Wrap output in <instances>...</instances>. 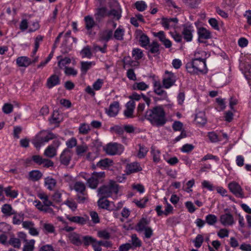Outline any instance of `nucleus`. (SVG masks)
<instances>
[{
  "label": "nucleus",
  "mask_w": 251,
  "mask_h": 251,
  "mask_svg": "<svg viewBox=\"0 0 251 251\" xmlns=\"http://www.w3.org/2000/svg\"><path fill=\"white\" fill-rule=\"evenodd\" d=\"M208 56L209 54L205 51L197 50L195 53V58L192 62L186 65L187 71L191 74L206 73L207 69L205 59Z\"/></svg>",
  "instance_id": "1"
},
{
  "label": "nucleus",
  "mask_w": 251,
  "mask_h": 251,
  "mask_svg": "<svg viewBox=\"0 0 251 251\" xmlns=\"http://www.w3.org/2000/svg\"><path fill=\"white\" fill-rule=\"evenodd\" d=\"M146 117L153 126H161L166 122L165 113L162 106H157L148 110Z\"/></svg>",
  "instance_id": "2"
},
{
  "label": "nucleus",
  "mask_w": 251,
  "mask_h": 251,
  "mask_svg": "<svg viewBox=\"0 0 251 251\" xmlns=\"http://www.w3.org/2000/svg\"><path fill=\"white\" fill-rule=\"evenodd\" d=\"M98 195L99 197H111L113 199H117L120 195L118 185L114 182H110L98 189Z\"/></svg>",
  "instance_id": "3"
},
{
  "label": "nucleus",
  "mask_w": 251,
  "mask_h": 251,
  "mask_svg": "<svg viewBox=\"0 0 251 251\" xmlns=\"http://www.w3.org/2000/svg\"><path fill=\"white\" fill-rule=\"evenodd\" d=\"M55 136L51 132L42 131L33 140L32 143L37 149L40 148L45 143L53 139Z\"/></svg>",
  "instance_id": "4"
},
{
  "label": "nucleus",
  "mask_w": 251,
  "mask_h": 251,
  "mask_svg": "<svg viewBox=\"0 0 251 251\" xmlns=\"http://www.w3.org/2000/svg\"><path fill=\"white\" fill-rule=\"evenodd\" d=\"M105 173L104 172H94L92 176H90L87 181L88 186L92 189H95L100 181H101L102 179L104 177Z\"/></svg>",
  "instance_id": "5"
},
{
  "label": "nucleus",
  "mask_w": 251,
  "mask_h": 251,
  "mask_svg": "<svg viewBox=\"0 0 251 251\" xmlns=\"http://www.w3.org/2000/svg\"><path fill=\"white\" fill-rule=\"evenodd\" d=\"M123 146L116 143H109L105 147L104 150L107 154L111 155L120 154L124 151Z\"/></svg>",
  "instance_id": "6"
},
{
  "label": "nucleus",
  "mask_w": 251,
  "mask_h": 251,
  "mask_svg": "<svg viewBox=\"0 0 251 251\" xmlns=\"http://www.w3.org/2000/svg\"><path fill=\"white\" fill-rule=\"evenodd\" d=\"M176 80V77L174 74L166 71L162 80L163 86L165 89H169L175 85Z\"/></svg>",
  "instance_id": "7"
},
{
  "label": "nucleus",
  "mask_w": 251,
  "mask_h": 251,
  "mask_svg": "<svg viewBox=\"0 0 251 251\" xmlns=\"http://www.w3.org/2000/svg\"><path fill=\"white\" fill-rule=\"evenodd\" d=\"M194 31V28L192 24L187 23L182 25V35L186 42H190L192 40Z\"/></svg>",
  "instance_id": "8"
},
{
  "label": "nucleus",
  "mask_w": 251,
  "mask_h": 251,
  "mask_svg": "<svg viewBox=\"0 0 251 251\" xmlns=\"http://www.w3.org/2000/svg\"><path fill=\"white\" fill-rule=\"evenodd\" d=\"M60 145L58 139L54 140L52 144L48 146L44 151V155L48 157L52 158L56 155L57 149Z\"/></svg>",
  "instance_id": "9"
},
{
  "label": "nucleus",
  "mask_w": 251,
  "mask_h": 251,
  "mask_svg": "<svg viewBox=\"0 0 251 251\" xmlns=\"http://www.w3.org/2000/svg\"><path fill=\"white\" fill-rule=\"evenodd\" d=\"M228 188L236 197L240 198L244 197L243 190L238 183L232 181L228 184Z\"/></svg>",
  "instance_id": "10"
},
{
  "label": "nucleus",
  "mask_w": 251,
  "mask_h": 251,
  "mask_svg": "<svg viewBox=\"0 0 251 251\" xmlns=\"http://www.w3.org/2000/svg\"><path fill=\"white\" fill-rule=\"evenodd\" d=\"M178 20L176 18H163L161 23L165 29H176L177 26Z\"/></svg>",
  "instance_id": "11"
},
{
  "label": "nucleus",
  "mask_w": 251,
  "mask_h": 251,
  "mask_svg": "<svg viewBox=\"0 0 251 251\" xmlns=\"http://www.w3.org/2000/svg\"><path fill=\"white\" fill-rule=\"evenodd\" d=\"M220 221L221 224L225 226H232L235 223L233 215L229 213H226L221 215L220 218Z\"/></svg>",
  "instance_id": "12"
},
{
  "label": "nucleus",
  "mask_w": 251,
  "mask_h": 251,
  "mask_svg": "<svg viewBox=\"0 0 251 251\" xmlns=\"http://www.w3.org/2000/svg\"><path fill=\"white\" fill-rule=\"evenodd\" d=\"M198 40L200 42H203L204 40H207L212 38L211 32L204 27H201L198 29Z\"/></svg>",
  "instance_id": "13"
},
{
  "label": "nucleus",
  "mask_w": 251,
  "mask_h": 251,
  "mask_svg": "<svg viewBox=\"0 0 251 251\" xmlns=\"http://www.w3.org/2000/svg\"><path fill=\"white\" fill-rule=\"evenodd\" d=\"M153 91L154 93L161 97L160 100H168V94L164 90L161 84L158 81H155L153 84Z\"/></svg>",
  "instance_id": "14"
},
{
  "label": "nucleus",
  "mask_w": 251,
  "mask_h": 251,
  "mask_svg": "<svg viewBox=\"0 0 251 251\" xmlns=\"http://www.w3.org/2000/svg\"><path fill=\"white\" fill-rule=\"evenodd\" d=\"M73 151L69 149H65L63 150L60 156V160L61 163L65 165H68L73 156Z\"/></svg>",
  "instance_id": "15"
},
{
  "label": "nucleus",
  "mask_w": 251,
  "mask_h": 251,
  "mask_svg": "<svg viewBox=\"0 0 251 251\" xmlns=\"http://www.w3.org/2000/svg\"><path fill=\"white\" fill-rule=\"evenodd\" d=\"M120 109L119 103L118 101H114L111 103L108 108H105V113L109 117L116 116Z\"/></svg>",
  "instance_id": "16"
},
{
  "label": "nucleus",
  "mask_w": 251,
  "mask_h": 251,
  "mask_svg": "<svg viewBox=\"0 0 251 251\" xmlns=\"http://www.w3.org/2000/svg\"><path fill=\"white\" fill-rule=\"evenodd\" d=\"M106 197H100V199L98 201L99 207L107 209L108 210H113L115 209L114 203L108 201Z\"/></svg>",
  "instance_id": "17"
},
{
  "label": "nucleus",
  "mask_w": 251,
  "mask_h": 251,
  "mask_svg": "<svg viewBox=\"0 0 251 251\" xmlns=\"http://www.w3.org/2000/svg\"><path fill=\"white\" fill-rule=\"evenodd\" d=\"M150 219L147 218H142L137 223L135 229L138 232H142L146 228L150 227Z\"/></svg>",
  "instance_id": "18"
},
{
  "label": "nucleus",
  "mask_w": 251,
  "mask_h": 251,
  "mask_svg": "<svg viewBox=\"0 0 251 251\" xmlns=\"http://www.w3.org/2000/svg\"><path fill=\"white\" fill-rule=\"evenodd\" d=\"M65 216L70 222L80 225L85 224L88 220L87 217L80 216H72L67 214L65 215Z\"/></svg>",
  "instance_id": "19"
},
{
  "label": "nucleus",
  "mask_w": 251,
  "mask_h": 251,
  "mask_svg": "<svg viewBox=\"0 0 251 251\" xmlns=\"http://www.w3.org/2000/svg\"><path fill=\"white\" fill-rule=\"evenodd\" d=\"M16 63L19 67H27L31 64V59L27 56H20L16 59Z\"/></svg>",
  "instance_id": "20"
},
{
  "label": "nucleus",
  "mask_w": 251,
  "mask_h": 251,
  "mask_svg": "<svg viewBox=\"0 0 251 251\" xmlns=\"http://www.w3.org/2000/svg\"><path fill=\"white\" fill-rule=\"evenodd\" d=\"M135 107V102L133 100L129 101L126 104V109L124 112V114L127 118L132 117L133 113Z\"/></svg>",
  "instance_id": "21"
},
{
  "label": "nucleus",
  "mask_w": 251,
  "mask_h": 251,
  "mask_svg": "<svg viewBox=\"0 0 251 251\" xmlns=\"http://www.w3.org/2000/svg\"><path fill=\"white\" fill-rule=\"evenodd\" d=\"M60 83V78L56 75H52L50 76L47 81V86L50 89Z\"/></svg>",
  "instance_id": "22"
},
{
  "label": "nucleus",
  "mask_w": 251,
  "mask_h": 251,
  "mask_svg": "<svg viewBox=\"0 0 251 251\" xmlns=\"http://www.w3.org/2000/svg\"><path fill=\"white\" fill-rule=\"evenodd\" d=\"M142 170V167L139 163L133 162L128 164L126 166V171L127 174L135 173Z\"/></svg>",
  "instance_id": "23"
},
{
  "label": "nucleus",
  "mask_w": 251,
  "mask_h": 251,
  "mask_svg": "<svg viewBox=\"0 0 251 251\" xmlns=\"http://www.w3.org/2000/svg\"><path fill=\"white\" fill-rule=\"evenodd\" d=\"M113 31L111 29H104L99 34V37L101 40L107 42L112 38Z\"/></svg>",
  "instance_id": "24"
},
{
  "label": "nucleus",
  "mask_w": 251,
  "mask_h": 251,
  "mask_svg": "<svg viewBox=\"0 0 251 251\" xmlns=\"http://www.w3.org/2000/svg\"><path fill=\"white\" fill-rule=\"evenodd\" d=\"M85 28L87 30H91L96 25V23L94 21L92 16L88 15L84 17Z\"/></svg>",
  "instance_id": "25"
},
{
  "label": "nucleus",
  "mask_w": 251,
  "mask_h": 251,
  "mask_svg": "<svg viewBox=\"0 0 251 251\" xmlns=\"http://www.w3.org/2000/svg\"><path fill=\"white\" fill-rule=\"evenodd\" d=\"M151 153L153 161L155 163H159L161 160V152L155 147H152L151 149Z\"/></svg>",
  "instance_id": "26"
},
{
  "label": "nucleus",
  "mask_w": 251,
  "mask_h": 251,
  "mask_svg": "<svg viewBox=\"0 0 251 251\" xmlns=\"http://www.w3.org/2000/svg\"><path fill=\"white\" fill-rule=\"evenodd\" d=\"M45 185L48 189L53 190L56 187V180L50 176H48L45 178Z\"/></svg>",
  "instance_id": "27"
},
{
  "label": "nucleus",
  "mask_w": 251,
  "mask_h": 251,
  "mask_svg": "<svg viewBox=\"0 0 251 251\" xmlns=\"http://www.w3.org/2000/svg\"><path fill=\"white\" fill-rule=\"evenodd\" d=\"M195 120L197 124L204 125L207 121L205 113L203 111L199 112L196 114Z\"/></svg>",
  "instance_id": "28"
},
{
  "label": "nucleus",
  "mask_w": 251,
  "mask_h": 251,
  "mask_svg": "<svg viewBox=\"0 0 251 251\" xmlns=\"http://www.w3.org/2000/svg\"><path fill=\"white\" fill-rule=\"evenodd\" d=\"M81 64V71L84 75L86 74L87 72L95 65L93 61H82Z\"/></svg>",
  "instance_id": "29"
},
{
  "label": "nucleus",
  "mask_w": 251,
  "mask_h": 251,
  "mask_svg": "<svg viewBox=\"0 0 251 251\" xmlns=\"http://www.w3.org/2000/svg\"><path fill=\"white\" fill-rule=\"evenodd\" d=\"M132 87L134 90L146 91L149 88V85L143 81L135 82Z\"/></svg>",
  "instance_id": "30"
},
{
  "label": "nucleus",
  "mask_w": 251,
  "mask_h": 251,
  "mask_svg": "<svg viewBox=\"0 0 251 251\" xmlns=\"http://www.w3.org/2000/svg\"><path fill=\"white\" fill-rule=\"evenodd\" d=\"M2 213L6 216H10L15 214V211L11 205L8 204H3L1 208Z\"/></svg>",
  "instance_id": "31"
},
{
  "label": "nucleus",
  "mask_w": 251,
  "mask_h": 251,
  "mask_svg": "<svg viewBox=\"0 0 251 251\" xmlns=\"http://www.w3.org/2000/svg\"><path fill=\"white\" fill-rule=\"evenodd\" d=\"M12 222L14 225H19L22 224L24 219V214L22 212L16 213L15 212V214H13Z\"/></svg>",
  "instance_id": "32"
},
{
  "label": "nucleus",
  "mask_w": 251,
  "mask_h": 251,
  "mask_svg": "<svg viewBox=\"0 0 251 251\" xmlns=\"http://www.w3.org/2000/svg\"><path fill=\"white\" fill-rule=\"evenodd\" d=\"M69 239L75 245L78 246L82 244V238H80V236L75 233L71 234L69 236Z\"/></svg>",
  "instance_id": "33"
},
{
  "label": "nucleus",
  "mask_w": 251,
  "mask_h": 251,
  "mask_svg": "<svg viewBox=\"0 0 251 251\" xmlns=\"http://www.w3.org/2000/svg\"><path fill=\"white\" fill-rule=\"evenodd\" d=\"M38 198L42 200L45 206H51L52 202L49 199V197L44 193H40L38 194Z\"/></svg>",
  "instance_id": "34"
},
{
  "label": "nucleus",
  "mask_w": 251,
  "mask_h": 251,
  "mask_svg": "<svg viewBox=\"0 0 251 251\" xmlns=\"http://www.w3.org/2000/svg\"><path fill=\"white\" fill-rule=\"evenodd\" d=\"M122 9L120 7H118L117 9H113L108 11L107 13L108 16H113L114 18L117 20H119L121 17Z\"/></svg>",
  "instance_id": "35"
},
{
  "label": "nucleus",
  "mask_w": 251,
  "mask_h": 251,
  "mask_svg": "<svg viewBox=\"0 0 251 251\" xmlns=\"http://www.w3.org/2000/svg\"><path fill=\"white\" fill-rule=\"evenodd\" d=\"M35 243V241L34 239H31L25 242L23 251H33L34 249Z\"/></svg>",
  "instance_id": "36"
},
{
  "label": "nucleus",
  "mask_w": 251,
  "mask_h": 251,
  "mask_svg": "<svg viewBox=\"0 0 251 251\" xmlns=\"http://www.w3.org/2000/svg\"><path fill=\"white\" fill-rule=\"evenodd\" d=\"M135 8L139 12L144 11L147 8V4L144 0H138L134 3Z\"/></svg>",
  "instance_id": "37"
},
{
  "label": "nucleus",
  "mask_w": 251,
  "mask_h": 251,
  "mask_svg": "<svg viewBox=\"0 0 251 251\" xmlns=\"http://www.w3.org/2000/svg\"><path fill=\"white\" fill-rule=\"evenodd\" d=\"M112 165V161L108 158H104L99 161L97 164V166L106 168Z\"/></svg>",
  "instance_id": "38"
},
{
  "label": "nucleus",
  "mask_w": 251,
  "mask_h": 251,
  "mask_svg": "<svg viewBox=\"0 0 251 251\" xmlns=\"http://www.w3.org/2000/svg\"><path fill=\"white\" fill-rule=\"evenodd\" d=\"M61 115L57 111H54L51 118L50 119V122L52 124H58L61 122Z\"/></svg>",
  "instance_id": "39"
},
{
  "label": "nucleus",
  "mask_w": 251,
  "mask_h": 251,
  "mask_svg": "<svg viewBox=\"0 0 251 251\" xmlns=\"http://www.w3.org/2000/svg\"><path fill=\"white\" fill-rule=\"evenodd\" d=\"M217 217L214 214H208L205 217L206 223L210 226H213L217 222Z\"/></svg>",
  "instance_id": "40"
},
{
  "label": "nucleus",
  "mask_w": 251,
  "mask_h": 251,
  "mask_svg": "<svg viewBox=\"0 0 251 251\" xmlns=\"http://www.w3.org/2000/svg\"><path fill=\"white\" fill-rule=\"evenodd\" d=\"M29 176L31 180L37 181L42 177V174L39 171L33 170L29 172Z\"/></svg>",
  "instance_id": "41"
},
{
  "label": "nucleus",
  "mask_w": 251,
  "mask_h": 251,
  "mask_svg": "<svg viewBox=\"0 0 251 251\" xmlns=\"http://www.w3.org/2000/svg\"><path fill=\"white\" fill-rule=\"evenodd\" d=\"M74 189L78 194H83L85 190V185L81 182H76L74 185Z\"/></svg>",
  "instance_id": "42"
},
{
  "label": "nucleus",
  "mask_w": 251,
  "mask_h": 251,
  "mask_svg": "<svg viewBox=\"0 0 251 251\" xmlns=\"http://www.w3.org/2000/svg\"><path fill=\"white\" fill-rule=\"evenodd\" d=\"M90 130L89 125L83 123L81 124L79 127V132L81 134H87Z\"/></svg>",
  "instance_id": "43"
},
{
  "label": "nucleus",
  "mask_w": 251,
  "mask_h": 251,
  "mask_svg": "<svg viewBox=\"0 0 251 251\" xmlns=\"http://www.w3.org/2000/svg\"><path fill=\"white\" fill-rule=\"evenodd\" d=\"M88 147L85 144L78 145L76 148V153L79 156L83 155V153L87 151Z\"/></svg>",
  "instance_id": "44"
},
{
  "label": "nucleus",
  "mask_w": 251,
  "mask_h": 251,
  "mask_svg": "<svg viewBox=\"0 0 251 251\" xmlns=\"http://www.w3.org/2000/svg\"><path fill=\"white\" fill-rule=\"evenodd\" d=\"M71 63V59L68 57H65L58 61V65L59 67L65 70V67H67V65L70 64Z\"/></svg>",
  "instance_id": "45"
},
{
  "label": "nucleus",
  "mask_w": 251,
  "mask_h": 251,
  "mask_svg": "<svg viewBox=\"0 0 251 251\" xmlns=\"http://www.w3.org/2000/svg\"><path fill=\"white\" fill-rule=\"evenodd\" d=\"M207 136L210 141L212 143H216L220 141L219 136L215 131L208 132Z\"/></svg>",
  "instance_id": "46"
},
{
  "label": "nucleus",
  "mask_w": 251,
  "mask_h": 251,
  "mask_svg": "<svg viewBox=\"0 0 251 251\" xmlns=\"http://www.w3.org/2000/svg\"><path fill=\"white\" fill-rule=\"evenodd\" d=\"M149 199L147 197H144L140 200H135L133 202L139 208H144L146 206L147 202L148 201Z\"/></svg>",
  "instance_id": "47"
},
{
  "label": "nucleus",
  "mask_w": 251,
  "mask_h": 251,
  "mask_svg": "<svg viewBox=\"0 0 251 251\" xmlns=\"http://www.w3.org/2000/svg\"><path fill=\"white\" fill-rule=\"evenodd\" d=\"M4 191L7 196L12 198H15L18 196V192L15 190H12L10 187L6 188Z\"/></svg>",
  "instance_id": "48"
},
{
  "label": "nucleus",
  "mask_w": 251,
  "mask_h": 251,
  "mask_svg": "<svg viewBox=\"0 0 251 251\" xmlns=\"http://www.w3.org/2000/svg\"><path fill=\"white\" fill-rule=\"evenodd\" d=\"M83 242L84 244L86 246L89 245L93 244L96 241V239L92 236H84L82 237V242Z\"/></svg>",
  "instance_id": "49"
},
{
  "label": "nucleus",
  "mask_w": 251,
  "mask_h": 251,
  "mask_svg": "<svg viewBox=\"0 0 251 251\" xmlns=\"http://www.w3.org/2000/svg\"><path fill=\"white\" fill-rule=\"evenodd\" d=\"M124 35V30L119 27L115 30L114 34V38L116 40H121L123 38Z\"/></svg>",
  "instance_id": "50"
},
{
  "label": "nucleus",
  "mask_w": 251,
  "mask_h": 251,
  "mask_svg": "<svg viewBox=\"0 0 251 251\" xmlns=\"http://www.w3.org/2000/svg\"><path fill=\"white\" fill-rule=\"evenodd\" d=\"M209 24L210 25V26L215 30H220V27H219V23L218 21L214 18H210L208 20V21Z\"/></svg>",
  "instance_id": "51"
},
{
  "label": "nucleus",
  "mask_w": 251,
  "mask_h": 251,
  "mask_svg": "<svg viewBox=\"0 0 251 251\" xmlns=\"http://www.w3.org/2000/svg\"><path fill=\"white\" fill-rule=\"evenodd\" d=\"M43 229L46 233H51L54 231V227L51 224L45 223L43 225Z\"/></svg>",
  "instance_id": "52"
},
{
  "label": "nucleus",
  "mask_w": 251,
  "mask_h": 251,
  "mask_svg": "<svg viewBox=\"0 0 251 251\" xmlns=\"http://www.w3.org/2000/svg\"><path fill=\"white\" fill-rule=\"evenodd\" d=\"M148 151V150L147 148L145 147L144 146L140 145L139 150L137 154V156L139 158H144L146 155Z\"/></svg>",
  "instance_id": "53"
},
{
  "label": "nucleus",
  "mask_w": 251,
  "mask_h": 251,
  "mask_svg": "<svg viewBox=\"0 0 251 251\" xmlns=\"http://www.w3.org/2000/svg\"><path fill=\"white\" fill-rule=\"evenodd\" d=\"M62 191L60 190H57L55 191L54 194L52 195V200L56 202H60L61 201L62 199Z\"/></svg>",
  "instance_id": "54"
},
{
  "label": "nucleus",
  "mask_w": 251,
  "mask_h": 251,
  "mask_svg": "<svg viewBox=\"0 0 251 251\" xmlns=\"http://www.w3.org/2000/svg\"><path fill=\"white\" fill-rule=\"evenodd\" d=\"M139 42L141 46L146 47L149 43V39L146 35L142 34L140 37Z\"/></svg>",
  "instance_id": "55"
},
{
  "label": "nucleus",
  "mask_w": 251,
  "mask_h": 251,
  "mask_svg": "<svg viewBox=\"0 0 251 251\" xmlns=\"http://www.w3.org/2000/svg\"><path fill=\"white\" fill-rule=\"evenodd\" d=\"M132 188L141 194L145 192L144 186L140 183H134L132 185Z\"/></svg>",
  "instance_id": "56"
},
{
  "label": "nucleus",
  "mask_w": 251,
  "mask_h": 251,
  "mask_svg": "<svg viewBox=\"0 0 251 251\" xmlns=\"http://www.w3.org/2000/svg\"><path fill=\"white\" fill-rule=\"evenodd\" d=\"M64 73L67 75H72L75 76L76 75L77 71L72 67H65Z\"/></svg>",
  "instance_id": "57"
},
{
  "label": "nucleus",
  "mask_w": 251,
  "mask_h": 251,
  "mask_svg": "<svg viewBox=\"0 0 251 251\" xmlns=\"http://www.w3.org/2000/svg\"><path fill=\"white\" fill-rule=\"evenodd\" d=\"M9 243L15 248H20L21 244L19 238L12 237L9 240Z\"/></svg>",
  "instance_id": "58"
},
{
  "label": "nucleus",
  "mask_w": 251,
  "mask_h": 251,
  "mask_svg": "<svg viewBox=\"0 0 251 251\" xmlns=\"http://www.w3.org/2000/svg\"><path fill=\"white\" fill-rule=\"evenodd\" d=\"M194 148V146L192 144H186L184 145L180 149V151L184 153H188L191 151Z\"/></svg>",
  "instance_id": "59"
},
{
  "label": "nucleus",
  "mask_w": 251,
  "mask_h": 251,
  "mask_svg": "<svg viewBox=\"0 0 251 251\" xmlns=\"http://www.w3.org/2000/svg\"><path fill=\"white\" fill-rule=\"evenodd\" d=\"M13 106L11 104L6 103L2 106V110L5 114H9L13 111Z\"/></svg>",
  "instance_id": "60"
},
{
  "label": "nucleus",
  "mask_w": 251,
  "mask_h": 251,
  "mask_svg": "<svg viewBox=\"0 0 251 251\" xmlns=\"http://www.w3.org/2000/svg\"><path fill=\"white\" fill-rule=\"evenodd\" d=\"M203 242V238L201 235L199 234L197 236L194 240V245L196 248H200Z\"/></svg>",
  "instance_id": "61"
},
{
  "label": "nucleus",
  "mask_w": 251,
  "mask_h": 251,
  "mask_svg": "<svg viewBox=\"0 0 251 251\" xmlns=\"http://www.w3.org/2000/svg\"><path fill=\"white\" fill-rule=\"evenodd\" d=\"M82 57H87L90 58L91 56V51L90 49L88 47L84 48L80 52Z\"/></svg>",
  "instance_id": "62"
},
{
  "label": "nucleus",
  "mask_w": 251,
  "mask_h": 251,
  "mask_svg": "<svg viewBox=\"0 0 251 251\" xmlns=\"http://www.w3.org/2000/svg\"><path fill=\"white\" fill-rule=\"evenodd\" d=\"M132 55L135 59L138 60L143 57V53L140 49H135L132 51Z\"/></svg>",
  "instance_id": "63"
},
{
  "label": "nucleus",
  "mask_w": 251,
  "mask_h": 251,
  "mask_svg": "<svg viewBox=\"0 0 251 251\" xmlns=\"http://www.w3.org/2000/svg\"><path fill=\"white\" fill-rule=\"evenodd\" d=\"M98 236L104 239H108L110 238V233L105 230H99L97 233Z\"/></svg>",
  "instance_id": "64"
}]
</instances>
